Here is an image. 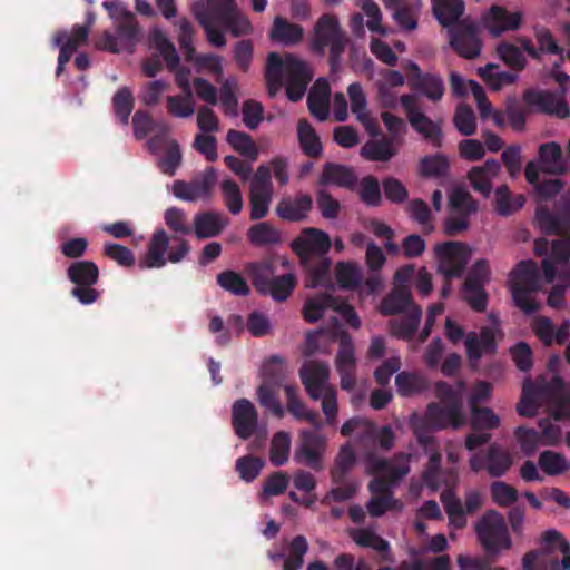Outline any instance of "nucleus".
<instances>
[{
  "label": "nucleus",
  "mask_w": 570,
  "mask_h": 570,
  "mask_svg": "<svg viewBox=\"0 0 570 570\" xmlns=\"http://www.w3.org/2000/svg\"><path fill=\"white\" fill-rule=\"evenodd\" d=\"M540 401L548 403L551 416L556 421L570 419V389L560 376H552L549 381L543 376H539L535 382L527 380L517 405L519 415L534 416Z\"/></svg>",
  "instance_id": "f257e3e1"
},
{
  "label": "nucleus",
  "mask_w": 570,
  "mask_h": 570,
  "mask_svg": "<svg viewBox=\"0 0 570 570\" xmlns=\"http://www.w3.org/2000/svg\"><path fill=\"white\" fill-rule=\"evenodd\" d=\"M286 78V96L293 101H299L306 92L313 78L308 65L293 53H286L282 58L277 52L267 56L265 80L268 95L274 97L283 87V78Z\"/></svg>",
  "instance_id": "f03ea898"
},
{
  "label": "nucleus",
  "mask_w": 570,
  "mask_h": 570,
  "mask_svg": "<svg viewBox=\"0 0 570 570\" xmlns=\"http://www.w3.org/2000/svg\"><path fill=\"white\" fill-rule=\"evenodd\" d=\"M102 7L114 22L115 33L104 31L96 47L112 53L120 51L132 53L140 40V27L136 16L128 10L126 3L119 0H106Z\"/></svg>",
  "instance_id": "7ed1b4c3"
},
{
  "label": "nucleus",
  "mask_w": 570,
  "mask_h": 570,
  "mask_svg": "<svg viewBox=\"0 0 570 570\" xmlns=\"http://www.w3.org/2000/svg\"><path fill=\"white\" fill-rule=\"evenodd\" d=\"M475 534L483 551L490 558H498L512 547L505 520L495 510H488L475 524Z\"/></svg>",
  "instance_id": "20e7f679"
},
{
  "label": "nucleus",
  "mask_w": 570,
  "mask_h": 570,
  "mask_svg": "<svg viewBox=\"0 0 570 570\" xmlns=\"http://www.w3.org/2000/svg\"><path fill=\"white\" fill-rule=\"evenodd\" d=\"M513 278L512 297L515 305L525 314H532L538 309L532 293L540 288V274L534 261H521L511 273Z\"/></svg>",
  "instance_id": "39448f33"
},
{
  "label": "nucleus",
  "mask_w": 570,
  "mask_h": 570,
  "mask_svg": "<svg viewBox=\"0 0 570 570\" xmlns=\"http://www.w3.org/2000/svg\"><path fill=\"white\" fill-rule=\"evenodd\" d=\"M67 276L75 285L70 294L82 305H90L100 297V292L94 288L99 279V267L91 261H77L67 268Z\"/></svg>",
  "instance_id": "423d86ee"
},
{
  "label": "nucleus",
  "mask_w": 570,
  "mask_h": 570,
  "mask_svg": "<svg viewBox=\"0 0 570 570\" xmlns=\"http://www.w3.org/2000/svg\"><path fill=\"white\" fill-rule=\"evenodd\" d=\"M450 214L444 219L443 229L448 236H456L470 227V217L479 210L478 202L463 188H454L449 198Z\"/></svg>",
  "instance_id": "0eeeda50"
},
{
  "label": "nucleus",
  "mask_w": 570,
  "mask_h": 570,
  "mask_svg": "<svg viewBox=\"0 0 570 570\" xmlns=\"http://www.w3.org/2000/svg\"><path fill=\"white\" fill-rule=\"evenodd\" d=\"M274 196L271 169L266 164L257 167L249 184V219L258 222L268 214Z\"/></svg>",
  "instance_id": "6e6552de"
},
{
  "label": "nucleus",
  "mask_w": 570,
  "mask_h": 570,
  "mask_svg": "<svg viewBox=\"0 0 570 570\" xmlns=\"http://www.w3.org/2000/svg\"><path fill=\"white\" fill-rule=\"evenodd\" d=\"M320 430H301L294 461L318 472L324 469L323 458L327 446L326 436Z\"/></svg>",
  "instance_id": "1a4fd4ad"
},
{
  "label": "nucleus",
  "mask_w": 570,
  "mask_h": 570,
  "mask_svg": "<svg viewBox=\"0 0 570 570\" xmlns=\"http://www.w3.org/2000/svg\"><path fill=\"white\" fill-rule=\"evenodd\" d=\"M439 257L438 271L444 278H459L463 275L471 258V248L460 242H444L435 247Z\"/></svg>",
  "instance_id": "9d476101"
},
{
  "label": "nucleus",
  "mask_w": 570,
  "mask_h": 570,
  "mask_svg": "<svg viewBox=\"0 0 570 570\" xmlns=\"http://www.w3.org/2000/svg\"><path fill=\"white\" fill-rule=\"evenodd\" d=\"M534 218L543 234L561 235L570 232V189L554 203L553 210L539 206Z\"/></svg>",
  "instance_id": "9b49d317"
},
{
  "label": "nucleus",
  "mask_w": 570,
  "mask_h": 570,
  "mask_svg": "<svg viewBox=\"0 0 570 570\" xmlns=\"http://www.w3.org/2000/svg\"><path fill=\"white\" fill-rule=\"evenodd\" d=\"M407 76V85L411 90L428 98L432 102L440 101L445 92L443 78L433 72H423L420 66L411 60L403 63Z\"/></svg>",
  "instance_id": "f8f14e48"
},
{
  "label": "nucleus",
  "mask_w": 570,
  "mask_h": 570,
  "mask_svg": "<svg viewBox=\"0 0 570 570\" xmlns=\"http://www.w3.org/2000/svg\"><path fill=\"white\" fill-rule=\"evenodd\" d=\"M332 247L330 235L315 227H306L292 240L291 248L299 258V264L327 255Z\"/></svg>",
  "instance_id": "ddd939ff"
},
{
  "label": "nucleus",
  "mask_w": 570,
  "mask_h": 570,
  "mask_svg": "<svg viewBox=\"0 0 570 570\" xmlns=\"http://www.w3.org/2000/svg\"><path fill=\"white\" fill-rule=\"evenodd\" d=\"M216 183L217 173L214 167H208L204 173L188 183L184 180H176L173 185V194L175 197L186 202L208 198L210 197Z\"/></svg>",
  "instance_id": "4468645a"
},
{
  "label": "nucleus",
  "mask_w": 570,
  "mask_h": 570,
  "mask_svg": "<svg viewBox=\"0 0 570 570\" xmlns=\"http://www.w3.org/2000/svg\"><path fill=\"white\" fill-rule=\"evenodd\" d=\"M450 46L454 51L465 58L474 59L481 52V41L478 37L476 27L465 21L459 22L449 29Z\"/></svg>",
  "instance_id": "2eb2a0df"
},
{
  "label": "nucleus",
  "mask_w": 570,
  "mask_h": 570,
  "mask_svg": "<svg viewBox=\"0 0 570 570\" xmlns=\"http://www.w3.org/2000/svg\"><path fill=\"white\" fill-rule=\"evenodd\" d=\"M522 18L520 11L510 12L502 6L493 4L482 14L481 21L491 36L499 37L503 32L519 30Z\"/></svg>",
  "instance_id": "dca6fc26"
},
{
  "label": "nucleus",
  "mask_w": 570,
  "mask_h": 570,
  "mask_svg": "<svg viewBox=\"0 0 570 570\" xmlns=\"http://www.w3.org/2000/svg\"><path fill=\"white\" fill-rule=\"evenodd\" d=\"M215 17L234 37L247 36L253 32V26L248 18L240 13L234 0H225L220 3L210 1Z\"/></svg>",
  "instance_id": "f3484780"
},
{
  "label": "nucleus",
  "mask_w": 570,
  "mask_h": 570,
  "mask_svg": "<svg viewBox=\"0 0 570 570\" xmlns=\"http://www.w3.org/2000/svg\"><path fill=\"white\" fill-rule=\"evenodd\" d=\"M299 377L307 395L314 401L320 400L325 389L331 387L327 384L330 379V366L324 362H306L299 368Z\"/></svg>",
  "instance_id": "a211bd4d"
},
{
  "label": "nucleus",
  "mask_w": 570,
  "mask_h": 570,
  "mask_svg": "<svg viewBox=\"0 0 570 570\" xmlns=\"http://www.w3.org/2000/svg\"><path fill=\"white\" fill-rule=\"evenodd\" d=\"M232 423L236 435L248 440L256 431L258 413L254 404L247 399H239L232 406Z\"/></svg>",
  "instance_id": "6ab92c4d"
},
{
  "label": "nucleus",
  "mask_w": 570,
  "mask_h": 570,
  "mask_svg": "<svg viewBox=\"0 0 570 570\" xmlns=\"http://www.w3.org/2000/svg\"><path fill=\"white\" fill-rule=\"evenodd\" d=\"M523 101L527 106L535 108L540 112L556 115L559 118L569 116L567 101L550 91L528 89L523 94Z\"/></svg>",
  "instance_id": "aec40b11"
},
{
  "label": "nucleus",
  "mask_w": 570,
  "mask_h": 570,
  "mask_svg": "<svg viewBox=\"0 0 570 570\" xmlns=\"http://www.w3.org/2000/svg\"><path fill=\"white\" fill-rule=\"evenodd\" d=\"M193 14L198 23L204 29L207 41L217 48H222L226 45L224 32L218 28L222 23L215 17L214 7L212 2L206 6L204 2H196L191 8Z\"/></svg>",
  "instance_id": "412c9836"
},
{
  "label": "nucleus",
  "mask_w": 570,
  "mask_h": 570,
  "mask_svg": "<svg viewBox=\"0 0 570 570\" xmlns=\"http://www.w3.org/2000/svg\"><path fill=\"white\" fill-rule=\"evenodd\" d=\"M313 208V198L309 194H297L294 198H282L275 208L276 215L285 222L298 223L307 218Z\"/></svg>",
  "instance_id": "4be33fe9"
},
{
  "label": "nucleus",
  "mask_w": 570,
  "mask_h": 570,
  "mask_svg": "<svg viewBox=\"0 0 570 570\" xmlns=\"http://www.w3.org/2000/svg\"><path fill=\"white\" fill-rule=\"evenodd\" d=\"M357 184L355 170L346 165L327 161L323 165L318 177V185H334L341 188L353 190Z\"/></svg>",
  "instance_id": "5701e85b"
},
{
  "label": "nucleus",
  "mask_w": 570,
  "mask_h": 570,
  "mask_svg": "<svg viewBox=\"0 0 570 570\" xmlns=\"http://www.w3.org/2000/svg\"><path fill=\"white\" fill-rule=\"evenodd\" d=\"M344 31L341 29L338 20L332 14H323L315 24L314 38L311 48L320 56L325 53V48L341 37Z\"/></svg>",
  "instance_id": "b1692460"
},
{
  "label": "nucleus",
  "mask_w": 570,
  "mask_h": 570,
  "mask_svg": "<svg viewBox=\"0 0 570 570\" xmlns=\"http://www.w3.org/2000/svg\"><path fill=\"white\" fill-rule=\"evenodd\" d=\"M426 416L439 429L452 426L456 430L465 423L462 407L455 404L431 403L428 405Z\"/></svg>",
  "instance_id": "393cba45"
},
{
  "label": "nucleus",
  "mask_w": 570,
  "mask_h": 570,
  "mask_svg": "<svg viewBox=\"0 0 570 570\" xmlns=\"http://www.w3.org/2000/svg\"><path fill=\"white\" fill-rule=\"evenodd\" d=\"M538 161L546 174L560 176L567 173L562 149L556 141L539 145Z\"/></svg>",
  "instance_id": "a878e982"
},
{
  "label": "nucleus",
  "mask_w": 570,
  "mask_h": 570,
  "mask_svg": "<svg viewBox=\"0 0 570 570\" xmlns=\"http://www.w3.org/2000/svg\"><path fill=\"white\" fill-rule=\"evenodd\" d=\"M466 355L471 362H478L483 354H494L497 344L490 327H482L480 334L470 332L465 338Z\"/></svg>",
  "instance_id": "bb28decb"
},
{
  "label": "nucleus",
  "mask_w": 570,
  "mask_h": 570,
  "mask_svg": "<svg viewBox=\"0 0 570 570\" xmlns=\"http://www.w3.org/2000/svg\"><path fill=\"white\" fill-rule=\"evenodd\" d=\"M284 392L286 396L287 411L299 421L308 422L314 429L321 430L323 426L320 414L307 409L305 403L298 397V389L296 385H285Z\"/></svg>",
  "instance_id": "cd10ccee"
},
{
  "label": "nucleus",
  "mask_w": 570,
  "mask_h": 570,
  "mask_svg": "<svg viewBox=\"0 0 570 570\" xmlns=\"http://www.w3.org/2000/svg\"><path fill=\"white\" fill-rule=\"evenodd\" d=\"M500 168L495 159H488L482 166L471 168L468 178L472 188L488 198L492 191V179L499 174Z\"/></svg>",
  "instance_id": "c85d7f7f"
},
{
  "label": "nucleus",
  "mask_w": 570,
  "mask_h": 570,
  "mask_svg": "<svg viewBox=\"0 0 570 570\" xmlns=\"http://www.w3.org/2000/svg\"><path fill=\"white\" fill-rule=\"evenodd\" d=\"M169 239L170 237L164 229L156 230L147 245V252L140 262V266L146 268L164 267L167 263L165 254L169 246Z\"/></svg>",
  "instance_id": "c756f323"
},
{
  "label": "nucleus",
  "mask_w": 570,
  "mask_h": 570,
  "mask_svg": "<svg viewBox=\"0 0 570 570\" xmlns=\"http://www.w3.org/2000/svg\"><path fill=\"white\" fill-rule=\"evenodd\" d=\"M246 235L254 247L276 246L283 242L282 232L271 222H258L252 225Z\"/></svg>",
  "instance_id": "7c9ffc66"
},
{
  "label": "nucleus",
  "mask_w": 570,
  "mask_h": 570,
  "mask_svg": "<svg viewBox=\"0 0 570 570\" xmlns=\"http://www.w3.org/2000/svg\"><path fill=\"white\" fill-rule=\"evenodd\" d=\"M413 306L412 294L406 286H396L387 296L382 299L381 314L382 315H396L399 313H406Z\"/></svg>",
  "instance_id": "2f4dec72"
},
{
  "label": "nucleus",
  "mask_w": 570,
  "mask_h": 570,
  "mask_svg": "<svg viewBox=\"0 0 570 570\" xmlns=\"http://www.w3.org/2000/svg\"><path fill=\"white\" fill-rule=\"evenodd\" d=\"M301 266L307 274V286L316 288L331 284L332 259L327 255L309 258L307 264H301Z\"/></svg>",
  "instance_id": "473e14b6"
},
{
  "label": "nucleus",
  "mask_w": 570,
  "mask_h": 570,
  "mask_svg": "<svg viewBox=\"0 0 570 570\" xmlns=\"http://www.w3.org/2000/svg\"><path fill=\"white\" fill-rule=\"evenodd\" d=\"M433 13L443 27H454L465 10L463 0H432Z\"/></svg>",
  "instance_id": "72a5a7b5"
},
{
  "label": "nucleus",
  "mask_w": 570,
  "mask_h": 570,
  "mask_svg": "<svg viewBox=\"0 0 570 570\" xmlns=\"http://www.w3.org/2000/svg\"><path fill=\"white\" fill-rule=\"evenodd\" d=\"M225 227L222 215L216 212L197 213L194 217V232L198 239L218 236Z\"/></svg>",
  "instance_id": "f704fd0d"
},
{
  "label": "nucleus",
  "mask_w": 570,
  "mask_h": 570,
  "mask_svg": "<svg viewBox=\"0 0 570 570\" xmlns=\"http://www.w3.org/2000/svg\"><path fill=\"white\" fill-rule=\"evenodd\" d=\"M304 30L297 23H292L285 18L277 16L274 19L269 31V38L285 46H293L303 39Z\"/></svg>",
  "instance_id": "c9c22d12"
},
{
  "label": "nucleus",
  "mask_w": 570,
  "mask_h": 570,
  "mask_svg": "<svg viewBox=\"0 0 570 570\" xmlns=\"http://www.w3.org/2000/svg\"><path fill=\"white\" fill-rule=\"evenodd\" d=\"M245 272L253 282L256 291L262 294L275 275V264L272 257L245 265Z\"/></svg>",
  "instance_id": "e433bc0d"
},
{
  "label": "nucleus",
  "mask_w": 570,
  "mask_h": 570,
  "mask_svg": "<svg viewBox=\"0 0 570 570\" xmlns=\"http://www.w3.org/2000/svg\"><path fill=\"white\" fill-rule=\"evenodd\" d=\"M488 474L491 478H501L508 473L513 465L511 453L497 443L487 449Z\"/></svg>",
  "instance_id": "4c0bfd02"
},
{
  "label": "nucleus",
  "mask_w": 570,
  "mask_h": 570,
  "mask_svg": "<svg viewBox=\"0 0 570 570\" xmlns=\"http://www.w3.org/2000/svg\"><path fill=\"white\" fill-rule=\"evenodd\" d=\"M422 316L420 306H413L401 318L390 322L391 333L397 338L411 341L417 331Z\"/></svg>",
  "instance_id": "58836bf2"
},
{
  "label": "nucleus",
  "mask_w": 570,
  "mask_h": 570,
  "mask_svg": "<svg viewBox=\"0 0 570 570\" xmlns=\"http://www.w3.org/2000/svg\"><path fill=\"white\" fill-rule=\"evenodd\" d=\"M355 464L356 455L353 449L348 444L342 445L330 471L332 483L341 484L350 480L348 474Z\"/></svg>",
  "instance_id": "ea45409f"
},
{
  "label": "nucleus",
  "mask_w": 570,
  "mask_h": 570,
  "mask_svg": "<svg viewBox=\"0 0 570 570\" xmlns=\"http://www.w3.org/2000/svg\"><path fill=\"white\" fill-rule=\"evenodd\" d=\"M533 35L538 43L537 50H539V60L544 53L559 56V61L554 63V68H560L567 56L563 48L558 45L550 29L537 24L533 28Z\"/></svg>",
  "instance_id": "a19ab883"
},
{
  "label": "nucleus",
  "mask_w": 570,
  "mask_h": 570,
  "mask_svg": "<svg viewBox=\"0 0 570 570\" xmlns=\"http://www.w3.org/2000/svg\"><path fill=\"white\" fill-rule=\"evenodd\" d=\"M308 550V543L304 535H296L288 547V554L276 553L271 554V559L276 561L283 559V570H299L304 562V556Z\"/></svg>",
  "instance_id": "79ce46f5"
},
{
  "label": "nucleus",
  "mask_w": 570,
  "mask_h": 570,
  "mask_svg": "<svg viewBox=\"0 0 570 570\" xmlns=\"http://www.w3.org/2000/svg\"><path fill=\"white\" fill-rule=\"evenodd\" d=\"M494 209L498 215L508 217L521 209L525 203L522 194L512 195L508 185H501L495 189Z\"/></svg>",
  "instance_id": "37998d69"
},
{
  "label": "nucleus",
  "mask_w": 570,
  "mask_h": 570,
  "mask_svg": "<svg viewBox=\"0 0 570 570\" xmlns=\"http://www.w3.org/2000/svg\"><path fill=\"white\" fill-rule=\"evenodd\" d=\"M150 43L159 51L170 71L179 67L180 58L173 42L159 28H153L149 33Z\"/></svg>",
  "instance_id": "c03bdc74"
},
{
  "label": "nucleus",
  "mask_w": 570,
  "mask_h": 570,
  "mask_svg": "<svg viewBox=\"0 0 570 570\" xmlns=\"http://www.w3.org/2000/svg\"><path fill=\"white\" fill-rule=\"evenodd\" d=\"M395 385L399 395L410 397L425 391L429 382L420 373L403 371L395 376Z\"/></svg>",
  "instance_id": "a18cd8bd"
},
{
  "label": "nucleus",
  "mask_w": 570,
  "mask_h": 570,
  "mask_svg": "<svg viewBox=\"0 0 570 570\" xmlns=\"http://www.w3.org/2000/svg\"><path fill=\"white\" fill-rule=\"evenodd\" d=\"M335 303V296L327 293L317 294L305 302L302 309L303 317L307 323H315L323 317L326 309L334 311Z\"/></svg>",
  "instance_id": "49530a36"
},
{
  "label": "nucleus",
  "mask_w": 570,
  "mask_h": 570,
  "mask_svg": "<svg viewBox=\"0 0 570 570\" xmlns=\"http://www.w3.org/2000/svg\"><path fill=\"white\" fill-rule=\"evenodd\" d=\"M450 169L449 158L443 154L428 155L420 159L417 171L424 178L445 177Z\"/></svg>",
  "instance_id": "de8ad7c7"
},
{
  "label": "nucleus",
  "mask_w": 570,
  "mask_h": 570,
  "mask_svg": "<svg viewBox=\"0 0 570 570\" xmlns=\"http://www.w3.org/2000/svg\"><path fill=\"white\" fill-rule=\"evenodd\" d=\"M297 134L302 151L312 158L320 157L323 150L320 137L306 119L298 121Z\"/></svg>",
  "instance_id": "09e8293b"
},
{
  "label": "nucleus",
  "mask_w": 570,
  "mask_h": 570,
  "mask_svg": "<svg viewBox=\"0 0 570 570\" xmlns=\"http://www.w3.org/2000/svg\"><path fill=\"white\" fill-rule=\"evenodd\" d=\"M361 156L371 161H389L396 155L392 139L383 138L375 141H367L360 150Z\"/></svg>",
  "instance_id": "8fccbe9b"
},
{
  "label": "nucleus",
  "mask_w": 570,
  "mask_h": 570,
  "mask_svg": "<svg viewBox=\"0 0 570 570\" xmlns=\"http://www.w3.org/2000/svg\"><path fill=\"white\" fill-rule=\"evenodd\" d=\"M297 279L293 273L274 276L261 295H269L276 302L286 301L296 287Z\"/></svg>",
  "instance_id": "3c124183"
},
{
  "label": "nucleus",
  "mask_w": 570,
  "mask_h": 570,
  "mask_svg": "<svg viewBox=\"0 0 570 570\" xmlns=\"http://www.w3.org/2000/svg\"><path fill=\"white\" fill-rule=\"evenodd\" d=\"M226 141L232 146L234 150L250 161L257 160L259 154L258 148L248 134L235 129H229L226 135Z\"/></svg>",
  "instance_id": "603ef678"
},
{
  "label": "nucleus",
  "mask_w": 570,
  "mask_h": 570,
  "mask_svg": "<svg viewBox=\"0 0 570 570\" xmlns=\"http://www.w3.org/2000/svg\"><path fill=\"white\" fill-rule=\"evenodd\" d=\"M479 76L495 91L500 90L503 86L512 85L518 78L515 72L502 71L494 63H488L485 67L480 68Z\"/></svg>",
  "instance_id": "864d4df0"
},
{
  "label": "nucleus",
  "mask_w": 570,
  "mask_h": 570,
  "mask_svg": "<svg viewBox=\"0 0 570 570\" xmlns=\"http://www.w3.org/2000/svg\"><path fill=\"white\" fill-rule=\"evenodd\" d=\"M219 287L235 296H248L250 288L246 279L238 272L226 269L216 277Z\"/></svg>",
  "instance_id": "5fc2aeb1"
},
{
  "label": "nucleus",
  "mask_w": 570,
  "mask_h": 570,
  "mask_svg": "<svg viewBox=\"0 0 570 570\" xmlns=\"http://www.w3.org/2000/svg\"><path fill=\"white\" fill-rule=\"evenodd\" d=\"M411 126L415 131L430 140L434 147L442 146V130L438 122L430 119L424 112L411 118Z\"/></svg>",
  "instance_id": "6e6d98bb"
},
{
  "label": "nucleus",
  "mask_w": 570,
  "mask_h": 570,
  "mask_svg": "<svg viewBox=\"0 0 570 570\" xmlns=\"http://www.w3.org/2000/svg\"><path fill=\"white\" fill-rule=\"evenodd\" d=\"M500 425L499 416L490 407L472 404L471 428L473 431L490 432Z\"/></svg>",
  "instance_id": "4d7b16f0"
},
{
  "label": "nucleus",
  "mask_w": 570,
  "mask_h": 570,
  "mask_svg": "<svg viewBox=\"0 0 570 570\" xmlns=\"http://www.w3.org/2000/svg\"><path fill=\"white\" fill-rule=\"evenodd\" d=\"M358 197L366 207H379L382 204L381 186L375 176L367 175L361 179Z\"/></svg>",
  "instance_id": "13d9d810"
},
{
  "label": "nucleus",
  "mask_w": 570,
  "mask_h": 570,
  "mask_svg": "<svg viewBox=\"0 0 570 570\" xmlns=\"http://www.w3.org/2000/svg\"><path fill=\"white\" fill-rule=\"evenodd\" d=\"M538 464L548 475H560L570 469V463L564 455L551 450L540 453Z\"/></svg>",
  "instance_id": "bf43d9fd"
},
{
  "label": "nucleus",
  "mask_w": 570,
  "mask_h": 570,
  "mask_svg": "<svg viewBox=\"0 0 570 570\" xmlns=\"http://www.w3.org/2000/svg\"><path fill=\"white\" fill-rule=\"evenodd\" d=\"M495 51L498 57L517 72L525 68L527 58L522 53L521 49L515 45L508 41H501L498 43Z\"/></svg>",
  "instance_id": "052dcab7"
},
{
  "label": "nucleus",
  "mask_w": 570,
  "mask_h": 570,
  "mask_svg": "<svg viewBox=\"0 0 570 570\" xmlns=\"http://www.w3.org/2000/svg\"><path fill=\"white\" fill-rule=\"evenodd\" d=\"M335 367L340 368H355V348L352 336L347 332H342L338 337V352L335 357Z\"/></svg>",
  "instance_id": "680f3d73"
},
{
  "label": "nucleus",
  "mask_w": 570,
  "mask_h": 570,
  "mask_svg": "<svg viewBox=\"0 0 570 570\" xmlns=\"http://www.w3.org/2000/svg\"><path fill=\"white\" fill-rule=\"evenodd\" d=\"M441 501L444 505L450 523L458 529L464 528L466 519L465 510L461 500L452 492H444L441 495Z\"/></svg>",
  "instance_id": "e2e57ef3"
},
{
  "label": "nucleus",
  "mask_w": 570,
  "mask_h": 570,
  "mask_svg": "<svg viewBox=\"0 0 570 570\" xmlns=\"http://www.w3.org/2000/svg\"><path fill=\"white\" fill-rule=\"evenodd\" d=\"M291 448L289 433L285 431L277 432L271 442L269 460L273 465L282 466L288 460V453Z\"/></svg>",
  "instance_id": "0e129e2a"
},
{
  "label": "nucleus",
  "mask_w": 570,
  "mask_h": 570,
  "mask_svg": "<svg viewBox=\"0 0 570 570\" xmlns=\"http://www.w3.org/2000/svg\"><path fill=\"white\" fill-rule=\"evenodd\" d=\"M238 82L236 78L232 77L226 79L219 89L220 92V104L223 110L228 116H237L238 115Z\"/></svg>",
  "instance_id": "69168bd1"
},
{
  "label": "nucleus",
  "mask_w": 570,
  "mask_h": 570,
  "mask_svg": "<svg viewBox=\"0 0 570 570\" xmlns=\"http://www.w3.org/2000/svg\"><path fill=\"white\" fill-rule=\"evenodd\" d=\"M220 189L226 208L230 214L238 215L244 204L239 186L233 179H224Z\"/></svg>",
  "instance_id": "338daca9"
},
{
  "label": "nucleus",
  "mask_w": 570,
  "mask_h": 570,
  "mask_svg": "<svg viewBox=\"0 0 570 570\" xmlns=\"http://www.w3.org/2000/svg\"><path fill=\"white\" fill-rule=\"evenodd\" d=\"M262 373L264 376L263 384L281 386L286 379L285 363L279 356L273 355L264 363Z\"/></svg>",
  "instance_id": "774afa93"
}]
</instances>
